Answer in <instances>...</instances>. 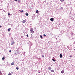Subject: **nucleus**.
I'll list each match as a JSON object with an SVG mask.
<instances>
[{
  "instance_id": "25",
  "label": "nucleus",
  "mask_w": 75,
  "mask_h": 75,
  "mask_svg": "<svg viewBox=\"0 0 75 75\" xmlns=\"http://www.w3.org/2000/svg\"><path fill=\"white\" fill-rule=\"evenodd\" d=\"M26 36L28 38V34H27Z\"/></svg>"
},
{
  "instance_id": "10",
  "label": "nucleus",
  "mask_w": 75,
  "mask_h": 75,
  "mask_svg": "<svg viewBox=\"0 0 75 75\" xmlns=\"http://www.w3.org/2000/svg\"><path fill=\"white\" fill-rule=\"evenodd\" d=\"M51 72H54V70H51Z\"/></svg>"
},
{
  "instance_id": "17",
  "label": "nucleus",
  "mask_w": 75,
  "mask_h": 75,
  "mask_svg": "<svg viewBox=\"0 0 75 75\" xmlns=\"http://www.w3.org/2000/svg\"><path fill=\"white\" fill-rule=\"evenodd\" d=\"M61 72L62 74H64V71H61Z\"/></svg>"
},
{
  "instance_id": "14",
  "label": "nucleus",
  "mask_w": 75,
  "mask_h": 75,
  "mask_svg": "<svg viewBox=\"0 0 75 75\" xmlns=\"http://www.w3.org/2000/svg\"><path fill=\"white\" fill-rule=\"evenodd\" d=\"M25 15L27 16H28V13H25Z\"/></svg>"
},
{
  "instance_id": "38",
  "label": "nucleus",
  "mask_w": 75,
  "mask_h": 75,
  "mask_svg": "<svg viewBox=\"0 0 75 75\" xmlns=\"http://www.w3.org/2000/svg\"><path fill=\"white\" fill-rule=\"evenodd\" d=\"M51 50H52V48H51Z\"/></svg>"
},
{
  "instance_id": "8",
  "label": "nucleus",
  "mask_w": 75,
  "mask_h": 75,
  "mask_svg": "<svg viewBox=\"0 0 75 75\" xmlns=\"http://www.w3.org/2000/svg\"><path fill=\"white\" fill-rule=\"evenodd\" d=\"M59 57L60 58H62V55L61 54H60Z\"/></svg>"
},
{
  "instance_id": "26",
  "label": "nucleus",
  "mask_w": 75,
  "mask_h": 75,
  "mask_svg": "<svg viewBox=\"0 0 75 75\" xmlns=\"http://www.w3.org/2000/svg\"><path fill=\"white\" fill-rule=\"evenodd\" d=\"M72 57V55H70V56H69V57Z\"/></svg>"
},
{
  "instance_id": "2",
  "label": "nucleus",
  "mask_w": 75,
  "mask_h": 75,
  "mask_svg": "<svg viewBox=\"0 0 75 75\" xmlns=\"http://www.w3.org/2000/svg\"><path fill=\"white\" fill-rule=\"evenodd\" d=\"M14 43H15L14 41H12L11 44V45H13V44H14Z\"/></svg>"
},
{
  "instance_id": "22",
  "label": "nucleus",
  "mask_w": 75,
  "mask_h": 75,
  "mask_svg": "<svg viewBox=\"0 0 75 75\" xmlns=\"http://www.w3.org/2000/svg\"><path fill=\"white\" fill-rule=\"evenodd\" d=\"M60 1H61L62 2H63V1H64V0H60Z\"/></svg>"
},
{
  "instance_id": "20",
  "label": "nucleus",
  "mask_w": 75,
  "mask_h": 75,
  "mask_svg": "<svg viewBox=\"0 0 75 75\" xmlns=\"http://www.w3.org/2000/svg\"><path fill=\"white\" fill-rule=\"evenodd\" d=\"M8 75H11V73H9L8 74Z\"/></svg>"
},
{
  "instance_id": "31",
  "label": "nucleus",
  "mask_w": 75,
  "mask_h": 75,
  "mask_svg": "<svg viewBox=\"0 0 75 75\" xmlns=\"http://www.w3.org/2000/svg\"><path fill=\"white\" fill-rule=\"evenodd\" d=\"M14 0V1H17V0Z\"/></svg>"
},
{
  "instance_id": "42",
  "label": "nucleus",
  "mask_w": 75,
  "mask_h": 75,
  "mask_svg": "<svg viewBox=\"0 0 75 75\" xmlns=\"http://www.w3.org/2000/svg\"><path fill=\"white\" fill-rule=\"evenodd\" d=\"M74 17H75V16H74Z\"/></svg>"
},
{
  "instance_id": "11",
  "label": "nucleus",
  "mask_w": 75,
  "mask_h": 75,
  "mask_svg": "<svg viewBox=\"0 0 75 75\" xmlns=\"http://www.w3.org/2000/svg\"><path fill=\"white\" fill-rule=\"evenodd\" d=\"M52 60L53 61H54V62H55V61H56V60H55L54 59H52Z\"/></svg>"
},
{
  "instance_id": "15",
  "label": "nucleus",
  "mask_w": 75,
  "mask_h": 75,
  "mask_svg": "<svg viewBox=\"0 0 75 75\" xmlns=\"http://www.w3.org/2000/svg\"><path fill=\"white\" fill-rule=\"evenodd\" d=\"M4 59H5V57H3L2 58V60H4Z\"/></svg>"
},
{
  "instance_id": "13",
  "label": "nucleus",
  "mask_w": 75,
  "mask_h": 75,
  "mask_svg": "<svg viewBox=\"0 0 75 75\" xmlns=\"http://www.w3.org/2000/svg\"><path fill=\"white\" fill-rule=\"evenodd\" d=\"M61 40L58 39V40H57V42H60V41H61Z\"/></svg>"
},
{
  "instance_id": "33",
  "label": "nucleus",
  "mask_w": 75,
  "mask_h": 75,
  "mask_svg": "<svg viewBox=\"0 0 75 75\" xmlns=\"http://www.w3.org/2000/svg\"><path fill=\"white\" fill-rule=\"evenodd\" d=\"M11 73H12V74H13V72L11 71Z\"/></svg>"
},
{
  "instance_id": "29",
  "label": "nucleus",
  "mask_w": 75,
  "mask_h": 75,
  "mask_svg": "<svg viewBox=\"0 0 75 75\" xmlns=\"http://www.w3.org/2000/svg\"><path fill=\"white\" fill-rule=\"evenodd\" d=\"M60 8L61 9H62V8H62V7H61Z\"/></svg>"
},
{
  "instance_id": "23",
  "label": "nucleus",
  "mask_w": 75,
  "mask_h": 75,
  "mask_svg": "<svg viewBox=\"0 0 75 75\" xmlns=\"http://www.w3.org/2000/svg\"><path fill=\"white\" fill-rule=\"evenodd\" d=\"M25 52L24 53H23V55H25Z\"/></svg>"
},
{
  "instance_id": "27",
  "label": "nucleus",
  "mask_w": 75,
  "mask_h": 75,
  "mask_svg": "<svg viewBox=\"0 0 75 75\" xmlns=\"http://www.w3.org/2000/svg\"><path fill=\"white\" fill-rule=\"evenodd\" d=\"M43 36H44V37H46V35H45V34H44Z\"/></svg>"
},
{
  "instance_id": "39",
  "label": "nucleus",
  "mask_w": 75,
  "mask_h": 75,
  "mask_svg": "<svg viewBox=\"0 0 75 75\" xmlns=\"http://www.w3.org/2000/svg\"><path fill=\"white\" fill-rule=\"evenodd\" d=\"M56 40H57V38H56Z\"/></svg>"
},
{
  "instance_id": "6",
  "label": "nucleus",
  "mask_w": 75,
  "mask_h": 75,
  "mask_svg": "<svg viewBox=\"0 0 75 75\" xmlns=\"http://www.w3.org/2000/svg\"><path fill=\"white\" fill-rule=\"evenodd\" d=\"M10 30H11V28H10L8 29V31L9 32H10Z\"/></svg>"
},
{
  "instance_id": "35",
  "label": "nucleus",
  "mask_w": 75,
  "mask_h": 75,
  "mask_svg": "<svg viewBox=\"0 0 75 75\" xmlns=\"http://www.w3.org/2000/svg\"><path fill=\"white\" fill-rule=\"evenodd\" d=\"M40 51H41V49H40Z\"/></svg>"
},
{
  "instance_id": "43",
  "label": "nucleus",
  "mask_w": 75,
  "mask_h": 75,
  "mask_svg": "<svg viewBox=\"0 0 75 75\" xmlns=\"http://www.w3.org/2000/svg\"><path fill=\"white\" fill-rule=\"evenodd\" d=\"M39 73H40V72H39Z\"/></svg>"
},
{
  "instance_id": "34",
  "label": "nucleus",
  "mask_w": 75,
  "mask_h": 75,
  "mask_svg": "<svg viewBox=\"0 0 75 75\" xmlns=\"http://www.w3.org/2000/svg\"><path fill=\"white\" fill-rule=\"evenodd\" d=\"M1 25H0V28H1Z\"/></svg>"
},
{
  "instance_id": "9",
  "label": "nucleus",
  "mask_w": 75,
  "mask_h": 75,
  "mask_svg": "<svg viewBox=\"0 0 75 75\" xmlns=\"http://www.w3.org/2000/svg\"><path fill=\"white\" fill-rule=\"evenodd\" d=\"M22 22L23 23H25V22H26V21H25V20H24Z\"/></svg>"
},
{
  "instance_id": "12",
  "label": "nucleus",
  "mask_w": 75,
  "mask_h": 75,
  "mask_svg": "<svg viewBox=\"0 0 75 75\" xmlns=\"http://www.w3.org/2000/svg\"><path fill=\"white\" fill-rule=\"evenodd\" d=\"M50 35H53V34H52V32H51L50 33Z\"/></svg>"
},
{
  "instance_id": "21",
  "label": "nucleus",
  "mask_w": 75,
  "mask_h": 75,
  "mask_svg": "<svg viewBox=\"0 0 75 75\" xmlns=\"http://www.w3.org/2000/svg\"><path fill=\"white\" fill-rule=\"evenodd\" d=\"M16 69H17V70H18V69H19V68L18 67H16Z\"/></svg>"
},
{
  "instance_id": "1",
  "label": "nucleus",
  "mask_w": 75,
  "mask_h": 75,
  "mask_svg": "<svg viewBox=\"0 0 75 75\" xmlns=\"http://www.w3.org/2000/svg\"><path fill=\"white\" fill-rule=\"evenodd\" d=\"M30 31L31 32L32 34H33L34 33V31H33V28H32L30 29Z\"/></svg>"
},
{
  "instance_id": "32",
  "label": "nucleus",
  "mask_w": 75,
  "mask_h": 75,
  "mask_svg": "<svg viewBox=\"0 0 75 75\" xmlns=\"http://www.w3.org/2000/svg\"><path fill=\"white\" fill-rule=\"evenodd\" d=\"M0 74H1V71H0Z\"/></svg>"
},
{
  "instance_id": "7",
  "label": "nucleus",
  "mask_w": 75,
  "mask_h": 75,
  "mask_svg": "<svg viewBox=\"0 0 75 75\" xmlns=\"http://www.w3.org/2000/svg\"><path fill=\"white\" fill-rule=\"evenodd\" d=\"M11 65H13L14 64V62H13L12 63H11Z\"/></svg>"
},
{
  "instance_id": "30",
  "label": "nucleus",
  "mask_w": 75,
  "mask_h": 75,
  "mask_svg": "<svg viewBox=\"0 0 75 75\" xmlns=\"http://www.w3.org/2000/svg\"><path fill=\"white\" fill-rule=\"evenodd\" d=\"M42 58L44 57V55H42Z\"/></svg>"
},
{
  "instance_id": "24",
  "label": "nucleus",
  "mask_w": 75,
  "mask_h": 75,
  "mask_svg": "<svg viewBox=\"0 0 75 75\" xmlns=\"http://www.w3.org/2000/svg\"><path fill=\"white\" fill-rule=\"evenodd\" d=\"M8 16H10V13H8Z\"/></svg>"
},
{
  "instance_id": "28",
  "label": "nucleus",
  "mask_w": 75,
  "mask_h": 75,
  "mask_svg": "<svg viewBox=\"0 0 75 75\" xmlns=\"http://www.w3.org/2000/svg\"><path fill=\"white\" fill-rule=\"evenodd\" d=\"M9 52H11V50H10L9 51Z\"/></svg>"
},
{
  "instance_id": "4",
  "label": "nucleus",
  "mask_w": 75,
  "mask_h": 75,
  "mask_svg": "<svg viewBox=\"0 0 75 75\" xmlns=\"http://www.w3.org/2000/svg\"><path fill=\"white\" fill-rule=\"evenodd\" d=\"M33 27V25H32V24H30L29 25V27H30V28H31V27Z\"/></svg>"
},
{
  "instance_id": "40",
  "label": "nucleus",
  "mask_w": 75,
  "mask_h": 75,
  "mask_svg": "<svg viewBox=\"0 0 75 75\" xmlns=\"http://www.w3.org/2000/svg\"><path fill=\"white\" fill-rule=\"evenodd\" d=\"M75 50V49H74V50Z\"/></svg>"
},
{
  "instance_id": "19",
  "label": "nucleus",
  "mask_w": 75,
  "mask_h": 75,
  "mask_svg": "<svg viewBox=\"0 0 75 75\" xmlns=\"http://www.w3.org/2000/svg\"><path fill=\"white\" fill-rule=\"evenodd\" d=\"M40 38H42V35H40Z\"/></svg>"
},
{
  "instance_id": "5",
  "label": "nucleus",
  "mask_w": 75,
  "mask_h": 75,
  "mask_svg": "<svg viewBox=\"0 0 75 75\" xmlns=\"http://www.w3.org/2000/svg\"><path fill=\"white\" fill-rule=\"evenodd\" d=\"M48 69H49V70H50L51 69H52V68H51V67H48Z\"/></svg>"
},
{
  "instance_id": "36",
  "label": "nucleus",
  "mask_w": 75,
  "mask_h": 75,
  "mask_svg": "<svg viewBox=\"0 0 75 75\" xmlns=\"http://www.w3.org/2000/svg\"><path fill=\"white\" fill-rule=\"evenodd\" d=\"M74 44H75V41L74 42Z\"/></svg>"
},
{
  "instance_id": "37",
  "label": "nucleus",
  "mask_w": 75,
  "mask_h": 75,
  "mask_svg": "<svg viewBox=\"0 0 75 75\" xmlns=\"http://www.w3.org/2000/svg\"><path fill=\"white\" fill-rule=\"evenodd\" d=\"M74 48H75V47H74Z\"/></svg>"
},
{
  "instance_id": "3",
  "label": "nucleus",
  "mask_w": 75,
  "mask_h": 75,
  "mask_svg": "<svg viewBox=\"0 0 75 75\" xmlns=\"http://www.w3.org/2000/svg\"><path fill=\"white\" fill-rule=\"evenodd\" d=\"M50 21H54V18H51L50 19Z\"/></svg>"
},
{
  "instance_id": "18",
  "label": "nucleus",
  "mask_w": 75,
  "mask_h": 75,
  "mask_svg": "<svg viewBox=\"0 0 75 75\" xmlns=\"http://www.w3.org/2000/svg\"><path fill=\"white\" fill-rule=\"evenodd\" d=\"M23 12H24L23 10H22L20 11L21 13H23Z\"/></svg>"
},
{
  "instance_id": "16",
  "label": "nucleus",
  "mask_w": 75,
  "mask_h": 75,
  "mask_svg": "<svg viewBox=\"0 0 75 75\" xmlns=\"http://www.w3.org/2000/svg\"><path fill=\"white\" fill-rule=\"evenodd\" d=\"M36 13H38V10H36Z\"/></svg>"
},
{
  "instance_id": "41",
  "label": "nucleus",
  "mask_w": 75,
  "mask_h": 75,
  "mask_svg": "<svg viewBox=\"0 0 75 75\" xmlns=\"http://www.w3.org/2000/svg\"><path fill=\"white\" fill-rule=\"evenodd\" d=\"M19 11H20V10H19Z\"/></svg>"
}]
</instances>
